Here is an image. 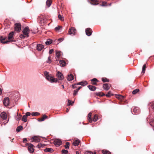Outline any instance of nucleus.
I'll return each mask as SVG.
<instances>
[{"label":"nucleus","mask_w":154,"mask_h":154,"mask_svg":"<svg viewBox=\"0 0 154 154\" xmlns=\"http://www.w3.org/2000/svg\"><path fill=\"white\" fill-rule=\"evenodd\" d=\"M46 79L48 81L52 83L56 82H59L58 79H57L53 78L51 75H50Z\"/></svg>","instance_id":"1"},{"label":"nucleus","mask_w":154,"mask_h":154,"mask_svg":"<svg viewBox=\"0 0 154 154\" xmlns=\"http://www.w3.org/2000/svg\"><path fill=\"white\" fill-rule=\"evenodd\" d=\"M88 88L90 90L93 91H95L96 89V87L95 86H93L92 85H88Z\"/></svg>","instance_id":"18"},{"label":"nucleus","mask_w":154,"mask_h":154,"mask_svg":"<svg viewBox=\"0 0 154 154\" xmlns=\"http://www.w3.org/2000/svg\"><path fill=\"white\" fill-rule=\"evenodd\" d=\"M100 5L101 6H106L107 5V3L106 2H102L101 4H100Z\"/></svg>","instance_id":"45"},{"label":"nucleus","mask_w":154,"mask_h":154,"mask_svg":"<svg viewBox=\"0 0 154 154\" xmlns=\"http://www.w3.org/2000/svg\"><path fill=\"white\" fill-rule=\"evenodd\" d=\"M56 75L59 80H62L63 79L64 77L62 73L58 71L57 72Z\"/></svg>","instance_id":"7"},{"label":"nucleus","mask_w":154,"mask_h":154,"mask_svg":"<svg viewBox=\"0 0 154 154\" xmlns=\"http://www.w3.org/2000/svg\"><path fill=\"white\" fill-rule=\"evenodd\" d=\"M26 145L28 146V149L30 153H32L34 151V149L33 148V145L30 143H27Z\"/></svg>","instance_id":"3"},{"label":"nucleus","mask_w":154,"mask_h":154,"mask_svg":"<svg viewBox=\"0 0 154 154\" xmlns=\"http://www.w3.org/2000/svg\"><path fill=\"white\" fill-rule=\"evenodd\" d=\"M54 144L56 146H59L62 144L61 141L58 139H56L54 141Z\"/></svg>","instance_id":"8"},{"label":"nucleus","mask_w":154,"mask_h":154,"mask_svg":"<svg viewBox=\"0 0 154 154\" xmlns=\"http://www.w3.org/2000/svg\"><path fill=\"white\" fill-rule=\"evenodd\" d=\"M116 97L119 99H122L124 98V97L120 95H116Z\"/></svg>","instance_id":"43"},{"label":"nucleus","mask_w":154,"mask_h":154,"mask_svg":"<svg viewBox=\"0 0 154 154\" xmlns=\"http://www.w3.org/2000/svg\"><path fill=\"white\" fill-rule=\"evenodd\" d=\"M98 116L97 115L95 114L94 115V118L93 119V121L94 122H96L98 119Z\"/></svg>","instance_id":"38"},{"label":"nucleus","mask_w":154,"mask_h":154,"mask_svg":"<svg viewBox=\"0 0 154 154\" xmlns=\"http://www.w3.org/2000/svg\"><path fill=\"white\" fill-rule=\"evenodd\" d=\"M103 154H111L110 152L107 150H103Z\"/></svg>","instance_id":"42"},{"label":"nucleus","mask_w":154,"mask_h":154,"mask_svg":"<svg viewBox=\"0 0 154 154\" xmlns=\"http://www.w3.org/2000/svg\"><path fill=\"white\" fill-rule=\"evenodd\" d=\"M86 35L88 36H90L92 33V30L90 28H88L85 29Z\"/></svg>","instance_id":"12"},{"label":"nucleus","mask_w":154,"mask_h":154,"mask_svg":"<svg viewBox=\"0 0 154 154\" xmlns=\"http://www.w3.org/2000/svg\"><path fill=\"white\" fill-rule=\"evenodd\" d=\"M76 30L75 28L73 27H72L69 29V34L73 35H75L76 32Z\"/></svg>","instance_id":"5"},{"label":"nucleus","mask_w":154,"mask_h":154,"mask_svg":"<svg viewBox=\"0 0 154 154\" xmlns=\"http://www.w3.org/2000/svg\"><path fill=\"white\" fill-rule=\"evenodd\" d=\"M52 3V1L51 0H47L46 4L48 6V7H49L51 5Z\"/></svg>","instance_id":"25"},{"label":"nucleus","mask_w":154,"mask_h":154,"mask_svg":"<svg viewBox=\"0 0 154 154\" xmlns=\"http://www.w3.org/2000/svg\"><path fill=\"white\" fill-rule=\"evenodd\" d=\"M47 118H48V117L47 116H46L45 115H44L43 116L41 120L40 121H44L45 119Z\"/></svg>","instance_id":"36"},{"label":"nucleus","mask_w":154,"mask_h":154,"mask_svg":"<svg viewBox=\"0 0 154 154\" xmlns=\"http://www.w3.org/2000/svg\"><path fill=\"white\" fill-rule=\"evenodd\" d=\"M3 104L5 106H8L9 103V99L8 97H5L3 101Z\"/></svg>","instance_id":"11"},{"label":"nucleus","mask_w":154,"mask_h":154,"mask_svg":"<svg viewBox=\"0 0 154 154\" xmlns=\"http://www.w3.org/2000/svg\"><path fill=\"white\" fill-rule=\"evenodd\" d=\"M80 142V140L79 139H75L74 140L72 143L73 145L75 146H78Z\"/></svg>","instance_id":"15"},{"label":"nucleus","mask_w":154,"mask_h":154,"mask_svg":"<svg viewBox=\"0 0 154 154\" xmlns=\"http://www.w3.org/2000/svg\"><path fill=\"white\" fill-rule=\"evenodd\" d=\"M2 94V91L1 89L0 88V95Z\"/></svg>","instance_id":"62"},{"label":"nucleus","mask_w":154,"mask_h":154,"mask_svg":"<svg viewBox=\"0 0 154 154\" xmlns=\"http://www.w3.org/2000/svg\"><path fill=\"white\" fill-rule=\"evenodd\" d=\"M90 4L93 5H96L98 4V1L97 0H91Z\"/></svg>","instance_id":"19"},{"label":"nucleus","mask_w":154,"mask_h":154,"mask_svg":"<svg viewBox=\"0 0 154 154\" xmlns=\"http://www.w3.org/2000/svg\"><path fill=\"white\" fill-rule=\"evenodd\" d=\"M91 82H92L91 84L92 85H97V83L96 82H98V80L96 78H94L92 79L91 80Z\"/></svg>","instance_id":"20"},{"label":"nucleus","mask_w":154,"mask_h":154,"mask_svg":"<svg viewBox=\"0 0 154 154\" xmlns=\"http://www.w3.org/2000/svg\"><path fill=\"white\" fill-rule=\"evenodd\" d=\"M139 91V90L138 89H136L134 90L132 92L133 94H137Z\"/></svg>","instance_id":"44"},{"label":"nucleus","mask_w":154,"mask_h":154,"mask_svg":"<svg viewBox=\"0 0 154 154\" xmlns=\"http://www.w3.org/2000/svg\"><path fill=\"white\" fill-rule=\"evenodd\" d=\"M62 153L63 154H67L68 152V151L65 149H63L61 151Z\"/></svg>","instance_id":"46"},{"label":"nucleus","mask_w":154,"mask_h":154,"mask_svg":"<svg viewBox=\"0 0 154 154\" xmlns=\"http://www.w3.org/2000/svg\"><path fill=\"white\" fill-rule=\"evenodd\" d=\"M14 34V32H10L8 34V39L9 40V42H15V40H11L12 38L13 35Z\"/></svg>","instance_id":"4"},{"label":"nucleus","mask_w":154,"mask_h":154,"mask_svg":"<svg viewBox=\"0 0 154 154\" xmlns=\"http://www.w3.org/2000/svg\"><path fill=\"white\" fill-rule=\"evenodd\" d=\"M81 82H79L78 83H77V84H76L77 85H81Z\"/></svg>","instance_id":"61"},{"label":"nucleus","mask_w":154,"mask_h":154,"mask_svg":"<svg viewBox=\"0 0 154 154\" xmlns=\"http://www.w3.org/2000/svg\"><path fill=\"white\" fill-rule=\"evenodd\" d=\"M62 87L64 89V85H62Z\"/></svg>","instance_id":"64"},{"label":"nucleus","mask_w":154,"mask_h":154,"mask_svg":"<svg viewBox=\"0 0 154 154\" xmlns=\"http://www.w3.org/2000/svg\"><path fill=\"white\" fill-rule=\"evenodd\" d=\"M58 17L59 19L60 20H63V17H62V16L60 14L58 15Z\"/></svg>","instance_id":"54"},{"label":"nucleus","mask_w":154,"mask_h":154,"mask_svg":"<svg viewBox=\"0 0 154 154\" xmlns=\"http://www.w3.org/2000/svg\"><path fill=\"white\" fill-rule=\"evenodd\" d=\"M95 94L96 95L102 97L105 96V94L102 92H96Z\"/></svg>","instance_id":"23"},{"label":"nucleus","mask_w":154,"mask_h":154,"mask_svg":"<svg viewBox=\"0 0 154 154\" xmlns=\"http://www.w3.org/2000/svg\"><path fill=\"white\" fill-rule=\"evenodd\" d=\"M40 114V113L38 112H33L32 114V116H38Z\"/></svg>","instance_id":"40"},{"label":"nucleus","mask_w":154,"mask_h":154,"mask_svg":"<svg viewBox=\"0 0 154 154\" xmlns=\"http://www.w3.org/2000/svg\"><path fill=\"white\" fill-rule=\"evenodd\" d=\"M31 115V113L29 112H27L26 113V114L25 115L26 117L27 116H30Z\"/></svg>","instance_id":"55"},{"label":"nucleus","mask_w":154,"mask_h":154,"mask_svg":"<svg viewBox=\"0 0 154 154\" xmlns=\"http://www.w3.org/2000/svg\"><path fill=\"white\" fill-rule=\"evenodd\" d=\"M45 145L44 144L40 143L37 146V147H38V148L43 147Z\"/></svg>","instance_id":"33"},{"label":"nucleus","mask_w":154,"mask_h":154,"mask_svg":"<svg viewBox=\"0 0 154 154\" xmlns=\"http://www.w3.org/2000/svg\"><path fill=\"white\" fill-rule=\"evenodd\" d=\"M85 154H93V153L91 151H86L85 152Z\"/></svg>","instance_id":"51"},{"label":"nucleus","mask_w":154,"mask_h":154,"mask_svg":"<svg viewBox=\"0 0 154 154\" xmlns=\"http://www.w3.org/2000/svg\"><path fill=\"white\" fill-rule=\"evenodd\" d=\"M52 40L50 39H48L45 42V44L47 45H49L52 43Z\"/></svg>","instance_id":"26"},{"label":"nucleus","mask_w":154,"mask_h":154,"mask_svg":"<svg viewBox=\"0 0 154 154\" xmlns=\"http://www.w3.org/2000/svg\"><path fill=\"white\" fill-rule=\"evenodd\" d=\"M44 151L46 152H52L54 151V150L53 149L51 148H46L44 150Z\"/></svg>","instance_id":"21"},{"label":"nucleus","mask_w":154,"mask_h":154,"mask_svg":"<svg viewBox=\"0 0 154 154\" xmlns=\"http://www.w3.org/2000/svg\"><path fill=\"white\" fill-rule=\"evenodd\" d=\"M0 117L4 120H5L7 119V116L6 113L4 112H2L0 115Z\"/></svg>","instance_id":"13"},{"label":"nucleus","mask_w":154,"mask_h":154,"mask_svg":"<svg viewBox=\"0 0 154 154\" xmlns=\"http://www.w3.org/2000/svg\"><path fill=\"white\" fill-rule=\"evenodd\" d=\"M61 52L60 51H56V56L57 58H59L61 56Z\"/></svg>","instance_id":"29"},{"label":"nucleus","mask_w":154,"mask_h":154,"mask_svg":"<svg viewBox=\"0 0 154 154\" xmlns=\"http://www.w3.org/2000/svg\"><path fill=\"white\" fill-rule=\"evenodd\" d=\"M27 141V140L26 138L23 139V143H26Z\"/></svg>","instance_id":"57"},{"label":"nucleus","mask_w":154,"mask_h":154,"mask_svg":"<svg viewBox=\"0 0 154 154\" xmlns=\"http://www.w3.org/2000/svg\"><path fill=\"white\" fill-rule=\"evenodd\" d=\"M66 144L64 146L66 149H68L69 148V142H66Z\"/></svg>","instance_id":"34"},{"label":"nucleus","mask_w":154,"mask_h":154,"mask_svg":"<svg viewBox=\"0 0 154 154\" xmlns=\"http://www.w3.org/2000/svg\"><path fill=\"white\" fill-rule=\"evenodd\" d=\"M92 113L90 112L88 114V120L90 122H92V120L91 118Z\"/></svg>","instance_id":"24"},{"label":"nucleus","mask_w":154,"mask_h":154,"mask_svg":"<svg viewBox=\"0 0 154 154\" xmlns=\"http://www.w3.org/2000/svg\"><path fill=\"white\" fill-rule=\"evenodd\" d=\"M54 51V50L53 49L50 50L49 51V53L50 54H51Z\"/></svg>","instance_id":"58"},{"label":"nucleus","mask_w":154,"mask_h":154,"mask_svg":"<svg viewBox=\"0 0 154 154\" xmlns=\"http://www.w3.org/2000/svg\"><path fill=\"white\" fill-rule=\"evenodd\" d=\"M23 127L22 126L20 125L17 128L16 131L18 132H19L20 131L23 129Z\"/></svg>","instance_id":"28"},{"label":"nucleus","mask_w":154,"mask_h":154,"mask_svg":"<svg viewBox=\"0 0 154 154\" xmlns=\"http://www.w3.org/2000/svg\"><path fill=\"white\" fill-rule=\"evenodd\" d=\"M44 74L46 76V78H47L50 75H49V72L47 71H45L44 72Z\"/></svg>","instance_id":"39"},{"label":"nucleus","mask_w":154,"mask_h":154,"mask_svg":"<svg viewBox=\"0 0 154 154\" xmlns=\"http://www.w3.org/2000/svg\"><path fill=\"white\" fill-rule=\"evenodd\" d=\"M32 140L33 141L38 142L40 141V139L39 137L36 136H35L32 137Z\"/></svg>","instance_id":"17"},{"label":"nucleus","mask_w":154,"mask_h":154,"mask_svg":"<svg viewBox=\"0 0 154 154\" xmlns=\"http://www.w3.org/2000/svg\"><path fill=\"white\" fill-rule=\"evenodd\" d=\"M102 80L104 82H109V80L106 78H102Z\"/></svg>","instance_id":"32"},{"label":"nucleus","mask_w":154,"mask_h":154,"mask_svg":"<svg viewBox=\"0 0 154 154\" xmlns=\"http://www.w3.org/2000/svg\"><path fill=\"white\" fill-rule=\"evenodd\" d=\"M74 103V101H72L70 100H68V106H69L71 104H72V103Z\"/></svg>","instance_id":"47"},{"label":"nucleus","mask_w":154,"mask_h":154,"mask_svg":"<svg viewBox=\"0 0 154 154\" xmlns=\"http://www.w3.org/2000/svg\"><path fill=\"white\" fill-rule=\"evenodd\" d=\"M82 88L81 87H79V88L76 89L78 91Z\"/></svg>","instance_id":"60"},{"label":"nucleus","mask_w":154,"mask_h":154,"mask_svg":"<svg viewBox=\"0 0 154 154\" xmlns=\"http://www.w3.org/2000/svg\"><path fill=\"white\" fill-rule=\"evenodd\" d=\"M7 38V37L6 36H0V41L3 44H6L8 43L9 41H8V40H7L5 41H4V40H5Z\"/></svg>","instance_id":"10"},{"label":"nucleus","mask_w":154,"mask_h":154,"mask_svg":"<svg viewBox=\"0 0 154 154\" xmlns=\"http://www.w3.org/2000/svg\"><path fill=\"white\" fill-rule=\"evenodd\" d=\"M107 97H109L111 96H113V94L112 93L111 91H109V92L105 95Z\"/></svg>","instance_id":"31"},{"label":"nucleus","mask_w":154,"mask_h":154,"mask_svg":"<svg viewBox=\"0 0 154 154\" xmlns=\"http://www.w3.org/2000/svg\"><path fill=\"white\" fill-rule=\"evenodd\" d=\"M59 63L62 66H65L66 62L64 60H60L59 61Z\"/></svg>","instance_id":"27"},{"label":"nucleus","mask_w":154,"mask_h":154,"mask_svg":"<svg viewBox=\"0 0 154 154\" xmlns=\"http://www.w3.org/2000/svg\"><path fill=\"white\" fill-rule=\"evenodd\" d=\"M29 27L28 26L26 27L23 29V34L25 35L26 37H29Z\"/></svg>","instance_id":"2"},{"label":"nucleus","mask_w":154,"mask_h":154,"mask_svg":"<svg viewBox=\"0 0 154 154\" xmlns=\"http://www.w3.org/2000/svg\"><path fill=\"white\" fill-rule=\"evenodd\" d=\"M103 88L106 91L108 90L110 88L109 84H105L103 85Z\"/></svg>","instance_id":"16"},{"label":"nucleus","mask_w":154,"mask_h":154,"mask_svg":"<svg viewBox=\"0 0 154 154\" xmlns=\"http://www.w3.org/2000/svg\"><path fill=\"white\" fill-rule=\"evenodd\" d=\"M76 154H79V152L78 151H76Z\"/></svg>","instance_id":"63"},{"label":"nucleus","mask_w":154,"mask_h":154,"mask_svg":"<svg viewBox=\"0 0 154 154\" xmlns=\"http://www.w3.org/2000/svg\"><path fill=\"white\" fill-rule=\"evenodd\" d=\"M22 116V115L20 114L19 115H18V112L17 113V116L16 118V119L17 120H20V119L21 118Z\"/></svg>","instance_id":"35"},{"label":"nucleus","mask_w":154,"mask_h":154,"mask_svg":"<svg viewBox=\"0 0 154 154\" xmlns=\"http://www.w3.org/2000/svg\"><path fill=\"white\" fill-rule=\"evenodd\" d=\"M21 25L19 23H16L15 24V30L16 31L19 32L21 30Z\"/></svg>","instance_id":"9"},{"label":"nucleus","mask_w":154,"mask_h":154,"mask_svg":"<svg viewBox=\"0 0 154 154\" xmlns=\"http://www.w3.org/2000/svg\"><path fill=\"white\" fill-rule=\"evenodd\" d=\"M20 37L21 38H24L25 37H26L25 36V35H24V34H21L20 35Z\"/></svg>","instance_id":"53"},{"label":"nucleus","mask_w":154,"mask_h":154,"mask_svg":"<svg viewBox=\"0 0 154 154\" xmlns=\"http://www.w3.org/2000/svg\"><path fill=\"white\" fill-rule=\"evenodd\" d=\"M21 119L22 121L26 122L27 121V117L24 115L23 116Z\"/></svg>","instance_id":"30"},{"label":"nucleus","mask_w":154,"mask_h":154,"mask_svg":"<svg viewBox=\"0 0 154 154\" xmlns=\"http://www.w3.org/2000/svg\"><path fill=\"white\" fill-rule=\"evenodd\" d=\"M131 112L133 114L138 113L139 112V109L138 107H135L131 109Z\"/></svg>","instance_id":"6"},{"label":"nucleus","mask_w":154,"mask_h":154,"mask_svg":"<svg viewBox=\"0 0 154 154\" xmlns=\"http://www.w3.org/2000/svg\"><path fill=\"white\" fill-rule=\"evenodd\" d=\"M62 27L60 26H58L57 27H56L55 28V30L56 31H58L59 30V29H60Z\"/></svg>","instance_id":"49"},{"label":"nucleus","mask_w":154,"mask_h":154,"mask_svg":"<svg viewBox=\"0 0 154 154\" xmlns=\"http://www.w3.org/2000/svg\"><path fill=\"white\" fill-rule=\"evenodd\" d=\"M73 79V75L70 74L69 75H68L67 77V80L69 81H71Z\"/></svg>","instance_id":"22"},{"label":"nucleus","mask_w":154,"mask_h":154,"mask_svg":"<svg viewBox=\"0 0 154 154\" xmlns=\"http://www.w3.org/2000/svg\"><path fill=\"white\" fill-rule=\"evenodd\" d=\"M44 48V46L41 44H38L37 45V49L38 51L42 50Z\"/></svg>","instance_id":"14"},{"label":"nucleus","mask_w":154,"mask_h":154,"mask_svg":"<svg viewBox=\"0 0 154 154\" xmlns=\"http://www.w3.org/2000/svg\"><path fill=\"white\" fill-rule=\"evenodd\" d=\"M78 92V91L76 89L74 90L73 93V95H76Z\"/></svg>","instance_id":"52"},{"label":"nucleus","mask_w":154,"mask_h":154,"mask_svg":"<svg viewBox=\"0 0 154 154\" xmlns=\"http://www.w3.org/2000/svg\"><path fill=\"white\" fill-rule=\"evenodd\" d=\"M63 38H60L58 39V41L60 42H61L62 41H63Z\"/></svg>","instance_id":"59"},{"label":"nucleus","mask_w":154,"mask_h":154,"mask_svg":"<svg viewBox=\"0 0 154 154\" xmlns=\"http://www.w3.org/2000/svg\"><path fill=\"white\" fill-rule=\"evenodd\" d=\"M81 85L83 86H85V85L88 84V83L86 81H85L84 82H81Z\"/></svg>","instance_id":"41"},{"label":"nucleus","mask_w":154,"mask_h":154,"mask_svg":"<svg viewBox=\"0 0 154 154\" xmlns=\"http://www.w3.org/2000/svg\"><path fill=\"white\" fill-rule=\"evenodd\" d=\"M146 68V65L145 64H144L143 65L142 67V73L143 74H144L145 72V69Z\"/></svg>","instance_id":"37"},{"label":"nucleus","mask_w":154,"mask_h":154,"mask_svg":"<svg viewBox=\"0 0 154 154\" xmlns=\"http://www.w3.org/2000/svg\"><path fill=\"white\" fill-rule=\"evenodd\" d=\"M76 85H77L76 84H74L73 85H72V87L73 88H76Z\"/></svg>","instance_id":"56"},{"label":"nucleus","mask_w":154,"mask_h":154,"mask_svg":"<svg viewBox=\"0 0 154 154\" xmlns=\"http://www.w3.org/2000/svg\"><path fill=\"white\" fill-rule=\"evenodd\" d=\"M46 62L47 63H48L49 64L51 63V57L50 56L48 57V60L46 61Z\"/></svg>","instance_id":"48"},{"label":"nucleus","mask_w":154,"mask_h":154,"mask_svg":"<svg viewBox=\"0 0 154 154\" xmlns=\"http://www.w3.org/2000/svg\"><path fill=\"white\" fill-rule=\"evenodd\" d=\"M150 104L151 105V107L154 110V102L151 103Z\"/></svg>","instance_id":"50"}]
</instances>
